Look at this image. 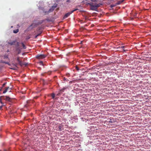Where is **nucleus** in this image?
Masks as SVG:
<instances>
[{
    "instance_id": "1",
    "label": "nucleus",
    "mask_w": 151,
    "mask_h": 151,
    "mask_svg": "<svg viewBox=\"0 0 151 151\" xmlns=\"http://www.w3.org/2000/svg\"><path fill=\"white\" fill-rule=\"evenodd\" d=\"M90 6V9L92 10L96 11L97 8L102 5V4L99 3L98 0H95L93 2L88 4Z\"/></svg>"
},
{
    "instance_id": "2",
    "label": "nucleus",
    "mask_w": 151,
    "mask_h": 151,
    "mask_svg": "<svg viewBox=\"0 0 151 151\" xmlns=\"http://www.w3.org/2000/svg\"><path fill=\"white\" fill-rule=\"evenodd\" d=\"M47 56L46 55L44 54H38L36 56V58L37 59H42L45 58Z\"/></svg>"
},
{
    "instance_id": "3",
    "label": "nucleus",
    "mask_w": 151,
    "mask_h": 151,
    "mask_svg": "<svg viewBox=\"0 0 151 151\" xmlns=\"http://www.w3.org/2000/svg\"><path fill=\"white\" fill-rule=\"evenodd\" d=\"M78 10V9H75L72 11H71L70 12H68V13H67L66 14L64 17V19L65 18H67V17H68L69 16H70V15L72 13H73V12H74L76 11V10Z\"/></svg>"
},
{
    "instance_id": "4",
    "label": "nucleus",
    "mask_w": 151,
    "mask_h": 151,
    "mask_svg": "<svg viewBox=\"0 0 151 151\" xmlns=\"http://www.w3.org/2000/svg\"><path fill=\"white\" fill-rule=\"evenodd\" d=\"M57 5H56L55 6H52V7L50 9L48 12H44L46 14H48L49 12H52L53 10L57 7Z\"/></svg>"
},
{
    "instance_id": "5",
    "label": "nucleus",
    "mask_w": 151,
    "mask_h": 151,
    "mask_svg": "<svg viewBox=\"0 0 151 151\" xmlns=\"http://www.w3.org/2000/svg\"><path fill=\"white\" fill-rule=\"evenodd\" d=\"M11 88H10L9 87H7L5 88L3 92V93H5L7 91L10 92L11 91Z\"/></svg>"
},
{
    "instance_id": "6",
    "label": "nucleus",
    "mask_w": 151,
    "mask_h": 151,
    "mask_svg": "<svg viewBox=\"0 0 151 151\" xmlns=\"http://www.w3.org/2000/svg\"><path fill=\"white\" fill-rule=\"evenodd\" d=\"M12 65H13V67L12 68H10L11 69L13 70H16L18 68V67L17 66V64H15L14 63H13L12 64Z\"/></svg>"
},
{
    "instance_id": "7",
    "label": "nucleus",
    "mask_w": 151,
    "mask_h": 151,
    "mask_svg": "<svg viewBox=\"0 0 151 151\" xmlns=\"http://www.w3.org/2000/svg\"><path fill=\"white\" fill-rule=\"evenodd\" d=\"M16 42V40H14L13 41L10 42H8V43L10 45H14L15 44Z\"/></svg>"
},
{
    "instance_id": "8",
    "label": "nucleus",
    "mask_w": 151,
    "mask_h": 151,
    "mask_svg": "<svg viewBox=\"0 0 151 151\" xmlns=\"http://www.w3.org/2000/svg\"><path fill=\"white\" fill-rule=\"evenodd\" d=\"M30 101H27V104L24 105V106L25 107H27L28 106H29L30 105Z\"/></svg>"
},
{
    "instance_id": "9",
    "label": "nucleus",
    "mask_w": 151,
    "mask_h": 151,
    "mask_svg": "<svg viewBox=\"0 0 151 151\" xmlns=\"http://www.w3.org/2000/svg\"><path fill=\"white\" fill-rule=\"evenodd\" d=\"M124 0H122L119 1H118L117 2V3H116V5H117L120 4L121 3H122V2H123V1H124Z\"/></svg>"
},
{
    "instance_id": "10",
    "label": "nucleus",
    "mask_w": 151,
    "mask_h": 151,
    "mask_svg": "<svg viewBox=\"0 0 151 151\" xmlns=\"http://www.w3.org/2000/svg\"><path fill=\"white\" fill-rule=\"evenodd\" d=\"M1 63H6V64H8L9 66H11V64L9 63H8V62H4V61H3L2 60H1Z\"/></svg>"
},
{
    "instance_id": "11",
    "label": "nucleus",
    "mask_w": 151,
    "mask_h": 151,
    "mask_svg": "<svg viewBox=\"0 0 151 151\" xmlns=\"http://www.w3.org/2000/svg\"><path fill=\"white\" fill-rule=\"evenodd\" d=\"M1 63H6V64H8L9 66H11V64L9 63H8V62H4V61H3L2 60H1Z\"/></svg>"
},
{
    "instance_id": "12",
    "label": "nucleus",
    "mask_w": 151,
    "mask_h": 151,
    "mask_svg": "<svg viewBox=\"0 0 151 151\" xmlns=\"http://www.w3.org/2000/svg\"><path fill=\"white\" fill-rule=\"evenodd\" d=\"M19 29H17L16 30H14L13 31V32L14 33H17L18 32H19Z\"/></svg>"
},
{
    "instance_id": "13",
    "label": "nucleus",
    "mask_w": 151,
    "mask_h": 151,
    "mask_svg": "<svg viewBox=\"0 0 151 151\" xmlns=\"http://www.w3.org/2000/svg\"><path fill=\"white\" fill-rule=\"evenodd\" d=\"M114 122V120H113L111 119H110V120L108 121V122L110 123H113Z\"/></svg>"
},
{
    "instance_id": "14",
    "label": "nucleus",
    "mask_w": 151,
    "mask_h": 151,
    "mask_svg": "<svg viewBox=\"0 0 151 151\" xmlns=\"http://www.w3.org/2000/svg\"><path fill=\"white\" fill-rule=\"evenodd\" d=\"M21 44H22V46L23 47V48L24 49H25L26 48V47L25 46V45L23 43H22H22Z\"/></svg>"
},
{
    "instance_id": "15",
    "label": "nucleus",
    "mask_w": 151,
    "mask_h": 151,
    "mask_svg": "<svg viewBox=\"0 0 151 151\" xmlns=\"http://www.w3.org/2000/svg\"><path fill=\"white\" fill-rule=\"evenodd\" d=\"M21 66H23V65H25V66L26 65H26H25L22 62H21V63L19 64Z\"/></svg>"
},
{
    "instance_id": "16",
    "label": "nucleus",
    "mask_w": 151,
    "mask_h": 151,
    "mask_svg": "<svg viewBox=\"0 0 151 151\" xmlns=\"http://www.w3.org/2000/svg\"><path fill=\"white\" fill-rule=\"evenodd\" d=\"M8 58V55H5L4 56V59H6V58Z\"/></svg>"
},
{
    "instance_id": "17",
    "label": "nucleus",
    "mask_w": 151,
    "mask_h": 151,
    "mask_svg": "<svg viewBox=\"0 0 151 151\" xmlns=\"http://www.w3.org/2000/svg\"><path fill=\"white\" fill-rule=\"evenodd\" d=\"M51 96L52 99H54L55 97V95L54 93H52L51 95Z\"/></svg>"
},
{
    "instance_id": "18",
    "label": "nucleus",
    "mask_w": 151,
    "mask_h": 151,
    "mask_svg": "<svg viewBox=\"0 0 151 151\" xmlns=\"http://www.w3.org/2000/svg\"><path fill=\"white\" fill-rule=\"evenodd\" d=\"M116 6V4H115V5H114V4H111V7L112 8V7H114V6Z\"/></svg>"
},
{
    "instance_id": "19",
    "label": "nucleus",
    "mask_w": 151,
    "mask_h": 151,
    "mask_svg": "<svg viewBox=\"0 0 151 151\" xmlns=\"http://www.w3.org/2000/svg\"><path fill=\"white\" fill-rule=\"evenodd\" d=\"M6 84V82H5L2 85V87H4Z\"/></svg>"
},
{
    "instance_id": "20",
    "label": "nucleus",
    "mask_w": 151,
    "mask_h": 151,
    "mask_svg": "<svg viewBox=\"0 0 151 151\" xmlns=\"http://www.w3.org/2000/svg\"><path fill=\"white\" fill-rule=\"evenodd\" d=\"M6 99L7 100H8L9 101L10 99L9 97H7L6 98Z\"/></svg>"
},
{
    "instance_id": "21",
    "label": "nucleus",
    "mask_w": 151,
    "mask_h": 151,
    "mask_svg": "<svg viewBox=\"0 0 151 151\" xmlns=\"http://www.w3.org/2000/svg\"><path fill=\"white\" fill-rule=\"evenodd\" d=\"M40 64V65H43V62L42 61H40L39 62Z\"/></svg>"
},
{
    "instance_id": "22",
    "label": "nucleus",
    "mask_w": 151,
    "mask_h": 151,
    "mask_svg": "<svg viewBox=\"0 0 151 151\" xmlns=\"http://www.w3.org/2000/svg\"><path fill=\"white\" fill-rule=\"evenodd\" d=\"M76 68L77 70H79V68L77 66H76Z\"/></svg>"
},
{
    "instance_id": "23",
    "label": "nucleus",
    "mask_w": 151,
    "mask_h": 151,
    "mask_svg": "<svg viewBox=\"0 0 151 151\" xmlns=\"http://www.w3.org/2000/svg\"><path fill=\"white\" fill-rule=\"evenodd\" d=\"M17 61H18V62L20 60L19 59V57L17 58Z\"/></svg>"
},
{
    "instance_id": "24",
    "label": "nucleus",
    "mask_w": 151,
    "mask_h": 151,
    "mask_svg": "<svg viewBox=\"0 0 151 151\" xmlns=\"http://www.w3.org/2000/svg\"><path fill=\"white\" fill-rule=\"evenodd\" d=\"M39 35H40V34H38V35H37L35 36V38H36Z\"/></svg>"
},
{
    "instance_id": "25",
    "label": "nucleus",
    "mask_w": 151,
    "mask_h": 151,
    "mask_svg": "<svg viewBox=\"0 0 151 151\" xmlns=\"http://www.w3.org/2000/svg\"><path fill=\"white\" fill-rule=\"evenodd\" d=\"M17 46H19V42H17Z\"/></svg>"
},
{
    "instance_id": "26",
    "label": "nucleus",
    "mask_w": 151,
    "mask_h": 151,
    "mask_svg": "<svg viewBox=\"0 0 151 151\" xmlns=\"http://www.w3.org/2000/svg\"><path fill=\"white\" fill-rule=\"evenodd\" d=\"M4 151H9V150L6 149H4Z\"/></svg>"
},
{
    "instance_id": "27",
    "label": "nucleus",
    "mask_w": 151,
    "mask_h": 151,
    "mask_svg": "<svg viewBox=\"0 0 151 151\" xmlns=\"http://www.w3.org/2000/svg\"><path fill=\"white\" fill-rule=\"evenodd\" d=\"M21 61L20 60L19 61V62H18V63H19V64L21 63Z\"/></svg>"
},
{
    "instance_id": "28",
    "label": "nucleus",
    "mask_w": 151,
    "mask_h": 151,
    "mask_svg": "<svg viewBox=\"0 0 151 151\" xmlns=\"http://www.w3.org/2000/svg\"><path fill=\"white\" fill-rule=\"evenodd\" d=\"M121 47L122 48H123L124 47V46H122V47Z\"/></svg>"
},
{
    "instance_id": "29",
    "label": "nucleus",
    "mask_w": 151,
    "mask_h": 151,
    "mask_svg": "<svg viewBox=\"0 0 151 151\" xmlns=\"http://www.w3.org/2000/svg\"><path fill=\"white\" fill-rule=\"evenodd\" d=\"M64 80H66V79H65V78H64Z\"/></svg>"
},
{
    "instance_id": "30",
    "label": "nucleus",
    "mask_w": 151,
    "mask_h": 151,
    "mask_svg": "<svg viewBox=\"0 0 151 151\" xmlns=\"http://www.w3.org/2000/svg\"><path fill=\"white\" fill-rule=\"evenodd\" d=\"M92 2H93V1H94L95 0H91Z\"/></svg>"
},
{
    "instance_id": "31",
    "label": "nucleus",
    "mask_w": 151,
    "mask_h": 151,
    "mask_svg": "<svg viewBox=\"0 0 151 151\" xmlns=\"http://www.w3.org/2000/svg\"><path fill=\"white\" fill-rule=\"evenodd\" d=\"M2 88H1V90L0 91H1L2 90Z\"/></svg>"
},
{
    "instance_id": "32",
    "label": "nucleus",
    "mask_w": 151,
    "mask_h": 151,
    "mask_svg": "<svg viewBox=\"0 0 151 151\" xmlns=\"http://www.w3.org/2000/svg\"><path fill=\"white\" fill-rule=\"evenodd\" d=\"M0 102H1V103H2V102H1V100Z\"/></svg>"
},
{
    "instance_id": "33",
    "label": "nucleus",
    "mask_w": 151,
    "mask_h": 151,
    "mask_svg": "<svg viewBox=\"0 0 151 151\" xmlns=\"http://www.w3.org/2000/svg\"><path fill=\"white\" fill-rule=\"evenodd\" d=\"M123 50L124 51H125V50H124V49H123Z\"/></svg>"
},
{
    "instance_id": "34",
    "label": "nucleus",
    "mask_w": 151,
    "mask_h": 151,
    "mask_svg": "<svg viewBox=\"0 0 151 151\" xmlns=\"http://www.w3.org/2000/svg\"><path fill=\"white\" fill-rule=\"evenodd\" d=\"M69 75V74H68L67 75V76H68Z\"/></svg>"
},
{
    "instance_id": "35",
    "label": "nucleus",
    "mask_w": 151,
    "mask_h": 151,
    "mask_svg": "<svg viewBox=\"0 0 151 151\" xmlns=\"http://www.w3.org/2000/svg\"><path fill=\"white\" fill-rule=\"evenodd\" d=\"M7 51L8 52H9V50H7Z\"/></svg>"
},
{
    "instance_id": "36",
    "label": "nucleus",
    "mask_w": 151,
    "mask_h": 151,
    "mask_svg": "<svg viewBox=\"0 0 151 151\" xmlns=\"http://www.w3.org/2000/svg\"><path fill=\"white\" fill-rule=\"evenodd\" d=\"M32 25H31L30 26H32Z\"/></svg>"
},
{
    "instance_id": "37",
    "label": "nucleus",
    "mask_w": 151,
    "mask_h": 151,
    "mask_svg": "<svg viewBox=\"0 0 151 151\" xmlns=\"http://www.w3.org/2000/svg\"><path fill=\"white\" fill-rule=\"evenodd\" d=\"M1 107H0L1 109Z\"/></svg>"
}]
</instances>
